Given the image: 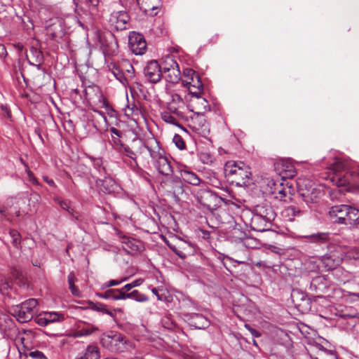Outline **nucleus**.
<instances>
[{"label": "nucleus", "instance_id": "f257e3e1", "mask_svg": "<svg viewBox=\"0 0 359 359\" xmlns=\"http://www.w3.org/2000/svg\"><path fill=\"white\" fill-rule=\"evenodd\" d=\"M224 174L227 181L236 187H245L252 175L250 167L243 161H229L224 165Z\"/></svg>", "mask_w": 359, "mask_h": 359}, {"label": "nucleus", "instance_id": "f03ea898", "mask_svg": "<svg viewBox=\"0 0 359 359\" xmlns=\"http://www.w3.org/2000/svg\"><path fill=\"white\" fill-rule=\"evenodd\" d=\"M190 191L197 202L208 210H214L220 205L222 198L208 189L205 184L202 187H192Z\"/></svg>", "mask_w": 359, "mask_h": 359}, {"label": "nucleus", "instance_id": "7ed1b4c3", "mask_svg": "<svg viewBox=\"0 0 359 359\" xmlns=\"http://www.w3.org/2000/svg\"><path fill=\"white\" fill-rule=\"evenodd\" d=\"M299 191L297 196L303 199V201L310 208V205L316 203L323 195L320 189L313 188L311 182L309 180H302L297 182Z\"/></svg>", "mask_w": 359, "mask_h": 359}, {"label": "nucleus", "instance_id": "20e7f679", "mask_svg": "<svg viewBox=\"0 0 359 359\" xmlns=\"http://www.w3.org/2000/svg\"><path fill=\"white\" fill-rule=\"evenodd\" d=\"M161 187L164 195L172 198L175 201L179 202L184 192V185L178 177H170L161 183Z\"/></svg>", "mask_w": 359, "mask_h": 359}, {"label": "nucleus", "instance_id": "39448f33", "mask_svg": "<svg viewBox=\"0 0 359 359\" xmlns=\"http://www.w3.org/2000/svg\"><path fill=\"white\" fill-rule=\"evenodd\" d=\"M37 304L36 299H29L22 304L15 306L13 308V314L20 323L29 322L35 313L34 309Z\"/></svg>", "mask_w": 359, "mask_h": 359}, {"label": "nucleus", "instance_id": "423d86ee", "mask_svg": "<svg viewBox=\"0 0 359 359\" xmlns=\"http://www.w3.org/2000/svg\"><path fill=\"white\" fill-rule=\"evenodd\" d=\"M145 151L144 142L140 138H134L129 144H125L118 153L123 156L130 158L136 165L140 155H144Z\"/></svg>", "mask_w": 359, "mask_h": 359}, {"label": "nucleus", "instance_id": "0eeeda50", "mask_svg": "<svg viewBox=\"0 0 359 359\" xmlns=\"http://www.w3.org/2000/svg\"><path fill=\"white\" fill-rule=\"evenodd\" d=\"M100 343L111 352H123L127 348V339L120 333L104 334L100 339Z\"/></svg>", "mask_w": 359, "mask_h": 359}, {"label": "nucleus", "instance_id": "6e6552de", "mask_svg": "<svg viewBox=\"0 0 359 359\" xmlns=\"http://www.w3.org/2000/svg\"><path fill=\"white\" fill-rule=\"evenodd\" d=\"M99 42L105 56L116 55L118 50L117 39L111 31L107 30L99 33Z\"/></svg>", "mask_w": 359, "mask_h": 359}, {"label": "nucleus", "instance_id": "1a4fd4ad", "mask_svg": "<svg viewBox=\"0 0 359 359\" xmlns=\"http://www.w3.org/2000/svg\"><path fill=\"white\" fill-rule=\"evenodd\" d=\"M130 19L129 15L126 11H114L109 15L108 19L109 27L114 31L126 30L128 29Z\"/></svg>", "mask_w": 359, "mask_h": 359}, {"label": "nucleus", "instance_id": "9d476101", "mask_svg": "<svg viewBox=\"0 0 359 359\" xmlns=\"http://www.w3.org/2000/svg\"><path fill=\"white\" fill-rule=\"evenodd\" d=\"M292 201L293 203L286 207L283 210L284 215L288 217V219L290 221H293L295 217L302 216L308 210L307 205L305 202H304L303 199L299 198L297 195L294 196Z\"/></svg>", "mask_w": 359, "mask_h": 359}, {"label": "nucleus", "instance_id": "9b49d317", "mask_svg": "<svg viewBox=\"0 0 359 359\" xmlns=\"http://www.w3.org/2000/svg\"><path fill=\"white\" fill-rule=\"evenodd\" d=\"M128 47L135 55H144L147 51V42L144 36L140 33L130 32L128 36Z\"/></svg>", "mask_w": 359, "mask_h": 359}, {"label": "nucleus", "instance_id": "f8f14e48", "mask_svg": "<svg viewBox=\"0 0 359 359\" xmlns=\"http://www.w3.org/2000/svg\"><path fill=\"white\" fill-rule=\"evenodd\" d=\"M47 35L52 40L57 41L65 35L64 20L60 18H54L46 22Z\"/></svg>", "mask_w": 359, "mask_h": 359}, {"label": "nucleus", "instance_id": "ddd939ff", "mask_svg": "<svg viewBox=\"0 0 359 359\" xmlns=\"http://www.w3.org/2000/svg\"><path fill=\"white\" fill-rule=\"evenodd\" d=\"M83 93L88 102H97L102 108L108 109L109 107V104L103 96L99 86L96 85L88 86L84 89Z\"/></svg>", "mask_w": 359, "mask_h": 359}, {"label": "nucleus", "instance_id": "4468645a", "mask_svg": "<svg viewBox=\"0 0 359 359\" xmlns=\"http://www.w3.org/2000/svg\"><path fill=\"white\" fill-rule=\"evenodd\" d=\"M331 180L338 187L345 186H355L359 188V173L346 172L344 174H334Z\"/></svg>", "mask_w": 359, "mask_h": 359}, {"label": "nucleus", "instance_id": "2eb2a0df", "mask_svg": "<svg viewBox=\"0 0 359 359\" xmlns=\"http://www.w3.org/2000/svg\"><path fill=\"white\" fill-rule=\"evenodd\" d=\"M274 170L282 180L293 178L297 171L294 165L289 159H280L274 163Z\"/></svg>", "mask_w": 359, "mask_h": 359}, {"label": "nucleus", "instance_id": "dca6fc26", "mask_svg": "<svg viewBox=\"0 0 359 359\" xmlns=\"http://www.w3.org/2000/svg\"><path fill=\"white\" fill-rule=\"evenodd\" d=\"M144 154L143 156L140 155V161L143 163H149V157L152 161H154L156 158L159 157L161 154L165 152L164 149L160 147L159 142L156 140H153L151 142L148 143L144 142Z\"/></svg>", "mask_w": 359, "mask_h": 359}, {"label": "nucleus", "instance_id": "f3484780", "mask_svg": "<svg viewBox=\"0 0 359 359\" xmlns=\"http://www.w3.org/2000/svg\"><path fill=\"white\" fill-rule=\"evenodd\" d=\"M144 75L150 83H156L159 82L163 76L161 66L156 60L148 62L144 68Z\"/></svg>", "mask_w": 359, "mask_h": 359}, {"label": "nucleus", "instance_id": "a211bd4d", "mask_svg": "<svg viewBox=\"0 0 359 359\" xmlns=\"http://www.w3.org/2000/svg\"><path fill=\"white\" fill-rule=\"evenodd\" d=\"M291 298L298 310L303 313L311 310V301L306 293L299 290H293L291 293Z\"/></svg>", "mask_w": 359, "mask_h": 359}, {"label": "nucleus", "instance_id": "6ab92c4d", "mask_svg": "<svg viewBox=\"0 0 359 359\" xmlns=\"http://www.w3.org/2000/svg\"><path fill=\"white\" fill-rule=\"evenodd\" d=\"M183 316L188 325L195 329H206L210 325V320L200 313H184Z\"/></svg>", "mask_w": 359, "mask_h": 359}, {"label": "nucleus", "instance_id": "aec40b11", "mask_svg": "<svg viewBox=\"0 0 359 359\" xmlns=\"http://www.w3.org/2000/svg\"><path fill=\"white\" fill-rule=\"evenodd\" d=\"M330 286V281L324 276H317L312 278L310 283V290L316 297H322L326 293Z\"/></svg>", "mask_w": 359, "mask_h": 359}, {"label": "nucleus", "instance_id": "412c9836", "mask_svg": "<svg viewBox=\"0 0 359 359\" xmlns=\"http://www.w3.org/2000/svg\"><path fill=\"white\" fill-rule=\"evenodd\" d=\"M192 123L193 130L202 137H206L210 134V125L205 117V114L195 113Z\"/></svg>", "mask_w": 359, "mask_h": 359}, {"label": "nucleus", "instance_id": "4be33fe9", "mask_svg": "<svg viewBox=\"0 0 359 359\" xmlns=\"http://www.w3.org/2000/svg\"><path fill=\"white\" fill-rule=\"evenodd\" d=\"M154 161V165L158 172L165 176H171L173 173V169L171 165V161L165 156L163 152L159 157L156 158Z\"/></svg>", "mask_w": 359, "mask_h": 359}, {"label": "nucleus", "instance_id": "5701e85b", "mask_svg": "<svg viewBox=\"0 0 359 359\" xmlns=\"http://www.w3.org/2000/svg\"><path fill=\"white\" fill-rule=\"evenodd\" d=\"M180 173L183 181L192 185L194 187H202V185L205 184L195 172L187 167L181 168Z\"/></svg>", "mask_w": 359, "mask_h": 359}, {"label": "nucleus", "instance_id": "b1692460", "mask_svg": "<svg viewBox=\"0 0 359 359\" xmlns=\"http://www.w3.org/2000/svg\"><path fill=\"white\" fill-rule=\"evenodd\" d=\"M305 243L317 245H327L330 243V233L328 232H318L310 235L303 236Z\"/></svg>", "mask_w": 359, "mask_h": 359}, {"label": "nucleus", "instance_id": "393cba45", "mask_svg": "<svg viewBox=\"0 0 359 359\" xmlns=\"http://www.w3.org/2000/svg\"><path fill=\"white\" fill-rule=\"evenodd\" d=\"M350 205H338L332 206L330 210V215L332 217H335V222L339 224H344L346 223V217L348 214Z\"/></svg>", "mask_w": 359, "mask_h": 359}, {"label": "nucleus", "instance_id": "a878e982", "mask_svg": "<svg viewBox=\"0 0 359 359\" xmlns=\"http://www.w3.org/2000/svg\"><path fill=\"white\" fill-rule=\"evenodd\" d=\"M253 212L260 215V217L265 218L266 221L270 222H272L276 216V213L273 207L271 204L267 203L257 205L255 207Z\"/></svg>", "mask_w": 359, "mask_h": 359}, {"label": "nucleus", "instance_id": "bb28decb", "mask_svg": "<svg viewBox=\"0 0 359 359\" xmlns=\"http://www.w3.org/2000/svg\"><path fill=\"white\" fill-rule=\"evenodd\" d=\"M250 226L254 231L262 232L271 229V222L253 212Z\"/></svg>", "mask_w": 359, "mask_h": 359}, {"label": "nucleus", "instance_id": "cd10ccee", "mask_svg": "<svg viewBox=\"0 0 359 359\" xmlns=\"http://www.w3.org/2000/svg\"><path fill=\"white\" fill-rule=\"evenodd\" d=\"M101 353L99 347L95 344H88L75 359H100Z\"/></svg>", "mask_w": 359, "mask_h": 359}, {"label": "nucleus", "instance_id": "c85d7f7f", "mask_svg": "<svg viewBox=\"0 0 359 359\" xmlns=\"http://www.w3.org/2000/svg\"><path fill=\"white\" fill-rule=\"evenodd\" d=\"M276 189L278 194L276 198H278L280 201L286 202L287 198L290 201L293 198H291V196L293 195L294 189L292 184H289V182H281L279 187L276 188Z\"/></svg>", "mask_w": 359, "mask_h": 359}, {"label": "nucleus", "instance_id": "c756f323", "mask_svg": "<svg viewBox=\"0 0 359 359\" xmlns=\"http://www.w3.org/2000/svg\"><path fill=\"white\" fill-rule=\"evenodd\" d=\"M88 306L93 311L100 312L102 314H107L111 316L112 318H115L116 316V311H121V309H108L107 306L106 304H104L102 303L97 302L94 303L92 301H88L87 302Z\"/></svg>", "mask_w": 359, "mask_h": 359}, {"label": "nucleus", "instance_id": "7c9ffc66", "mask_svg": "<svg viewBox=\"0 0 359 359\" xmlns=\"http://www.w3.org/2000/svg\"><path fill=\"white\" fill-rule=\"evenodd\" d=\"M139 8L146 14L159 8L161 0H135Z\"/></svg>", "mask_w": 359, "mask_h": 359}, {"label": "nucleus", "instance_id": "2f4dec72", "mask_svg": "<svg viewBox=\"0 0 359 359\" xmlns=\"http://www.w3.org/2000/svg\"><path fill=\"white\" fill-rule=\"evenodd\" d=\"M192 95L196 96V99L195 100V108L197 110L194 111V113L198 114H205L207 111H210V106L208 100L199 95L200 92H191Z\"/></svg>", "mask_w": 359, "mask_h": 359}, {"label": "nucleus", "instance_id": "473e14b6", "mask_svg": "<svg viewBox=\"0 0 359 359\" xmlns=\"http://www.w3.org/2000/svg\"><path fill=\"white\" fill-rule=\"evenodd\" d=\"M22 344H23V351L19 350L20 355L23 354L25 357L29 356L33 359H48L47 357L43 354V352L38 350H32L29 348L27 344L25 343V337L20 339Z\"/></svg>", "mask_w": 359, "mask_h": 359}, {"label": "nucleus", "instance_id": "72a5a7b5", "mask_svg": "<svg viewBox=\"0 0 359 359\" xmlns=\"http://www.w3.org/2000/svg\"><path fill=\"white\" fill-rule=\"evenodd\" d=\"M346 225H350L352 228L359 227V210L353 207H350L347 217H346Z\"/></svg>", "mask_w": 359, "mask_h": 359}, {"label": "nucleus", "instance_id": "f704fd0d", "mask_svg": "<svg viewBox=\"0 0 359 359\" xmlns=\"http://www.w3.org/2000/svg\"><path fill=\"white\" fill-rule=\"evenodd\" d=\"M118 68L123 72L128 81L135 78L134 67L128 60H125L119 62Z\"/></svg>", "mask_w": 359, "mask_h": 359}, {"label": "nucleus", "instance_id": "c9c22d12", "mask_svg": "<svg viewBox=\"0 0 359 359\" xmlns=\"http://www.w3.org/2000/svg\"><path fill=\"white\" fill-rule=\"evenodd\" d=\"M27 59L29 65L43 62V54L41 50L36 47L32 46L29 53L27 54Z\"/></svg>", "mask_w": 359, "mask_h": 359}, {"label": "nucleus", "instance_id": "e433bc0d", "mask_svg": "<svg viewBox=\"0 0 359 359\" xmlns=\"http://www.w3.org/2000/svg\"><path fill=\"white\" fill-rule=\"evenodd\" d=\"M119 298L121 300L126 299H133L138 302H146L149 300V298L144 294L140 293L138 290H134L129 294H124L123 293L120 294Z\"/></svg>", "mask_w": 359, "mask_h": 359}, {"label": "nucleus", "instance_id": "4c0bfd02", "mask_svg": "<svg viewBox=\"0 0 359 359\" xmlns=\"http://www.w3.org/2000/svg\"><path fill=\"white\" fill-rule=\"evenodd\" d=\"M84 325H85L83 327L79 326L77 331L74 334V337H81L88 336L99 330L97 327L92 324L84 323Z\"/></svg>", "mask_w": 359, "mask_h": 359}, {"label": "nucleus", "instance_id": "58836bf2", "mask_svg": "<svg viewBox=\"0 0 359 359\" xmlns=\"http://www.w3.org/2000/svg\"><path fill=\"white\" fill-rule=\"evenodd\" d=\"M116 188L115 181L111 177H104L101 181V189L105 194L114 193Z\"/></svg>", "mask_w": 359, "mask_h": 359}, {"label": "nucleus", "instance_id": "ea45409f", "mask_svg": "<svg viewBox=\"0 0 359 359\" xmlns=\"http://www.w3.org/2000/svg\"><path fill=\"white\" fill-rule=\"evenodd\" d=\"M67 281H68L69 288L72 294L75 297H80L81 291L75 285V282L77 281V278L73 271H72L69 273V275L67 276Z\"/></svg>", "mask_w": 359, "mask_h": 359}, {"label": "nucleus", "instance_id": "a19ab883", "mask_svg": "<svg viewBox=\"0 0 359 359\" xmlns=\"http://www.w3.org/2000/svg\"><path fill=\"white\" fill-rule=\"evenodd\" d=\"M122 243L124 244V248L126 250H128L129 253H133L140 250L139 246L137 244V241L133 238L128 237H123Z\"/></svg>", "mask_w": 359, "mask_h": 359}, {"label": "nucleus", "instance_id": "79ce46f5", "mask_svg": "<svg viewBox=\"0 0 359 359\" xmlns=\"http://www.w3.org/2000/svg\"><path fill=\"white\" fill-rule=\"evenodd\" d=\"M177 67H179V65L174 57L171 55H167L162 62L161 69H163V73L166 74L170 69Z\"/></svg>", "mask_w": 359, "mask_h": 359}, {"label": "nucleus", "instance_id": "37998d69", "mask_svg": "<svg viewBox=\"0 0 359 359\" xmlns=\"http://www.w3.org/2000/svg\"><path fill=\"white\" fill-rule=\"evenodd\" d=\"M181 72L180 67L172 68L166 72V80L172 83H177L180 80Z\"/></svg>", "mask_w": 359, "mask_h": 359}, {"label": "nucleus", "instance_id": "c03bdc74", "mask_svg": "<svg viewBox=\"0 0 359 359\" xmlns=\"http://www.w3.org/2000/svg\"><path fill=\"white\" fill-rule=\"evenodd\" d=\"M184 81L186 82L187 85L189 86L188 88L191 93L192 92L191 88V87L195 88L200 91L203 86L198 74L194 76V78L191 77L189 80H184Z\"/></svg>", "mask_w": 359, "mask_h": 359}, {"label": "nucleus", "instance_id": "a18cd8bd", "mask_svg": "<svg viewBox=\"0 0 359 359\" xmlns=\"http://www.w3.org/2000/svg\"><path fill=\"white\" fill-rule=\"evenodd\" d=\"M96 295L102 299H109L113 300H121L119 298L120 295L117 294L116 289H109L103 293L97 292Z\"/></svg>", "mask_w": 359, "mask_h": 359}, {"label": "nucleus", "instance_id": "49530a36", "mask_svg": "<svg viewBox=\"0 0 359 359\" xmlns=\"http://www.w3.org/2000/svg\"><path fill=\"white\" fill-rule=\"evenodd\" d=\"M111 69L116 79L118 80L122 84L126 85L128 83L126 76L123 75V72L121 71V69L118 68V64H113Z\"/></svg>", "mask_w": 359, "mask_h": 359}, {"label": "nucleus", "instance_id": "de8ad7c7", "mask_svg": "<svg viewBox=\"0 0 359 359\" xmlns=\"http://www.w3.org/2000/svg\"><path fill=\"white\" fill-rule=\"evenodd\" d=\"M44 314L48 323L54 322H62L65 320L64 315L57 312H46Z\"/></svg>", "mask_w": 359, "mask_h": 359}, {"label": "nucleus", "instance_id": "09e8293b", "mask_svg": "<svg viewBox=\"0 0 359 359\" xmlns=\"http://www.w3.org/2000/svg\"><path fill=\"white\" fill-rule=\"evenodd\" d=\"M9 235L12 238V243L13 246L16 248H19L21 243L20 233L15 229H10Z\"/></svg>", "mask_w": 359, "mask_h": 359}, {"label": "nucleus", "instance_id": "8fccbe9b", "mask_svg": "<svg viewBox=\"0 0 359 359\" xmlns=\"http://www.w3.org/2000/svg\"><path fill=\"white\" fill-rule=\"evenodd\" d=\"M161 118L166 123L175 126H180L176 118L170 113L165 111L161 114Z\"/></svg>", "mask_w": 359, "mask_h": 359}, {"label": "nucleus", "instance_id": "3c124183", "mask_svg": "<svg viewBox=\"0 0 359 359\" xmlns=\"http://www.w3.org/2000/svg\"><path fill=\"white\" fill-rule=\"evenodd\" d=\"M173 143L180 150H183L186 148V143L181 135L175 134L172 139Z\"/></svg>", "mask_w": 359, "mask_h": 359}, {"label": "nucleus", "instance_id": "603ef678", "mask_svg": "<svg viewBox=\"0 0 359 359\" xmlns=\"http://www.w3.org/2000/svg\"><path fill=\"white\" fill-rule=\"evenodd\" d=\"M121 137H114L112 135L111 137V144L113 148L118 152L119 150L123 147L125 144L121 140Z\"/></svg>", "mask_w": 359, "mask_h": 359}, {"label": "nucleus", "instance_id": "864d4df0", "mask_svg": "<svg viewBox=\"0 0 359 359\" xmlns=\"http://www.w3.org/2000/svg\"><path fill=\"white\" fill-rule=\"evenodd\" d=\"M127 280H128L127 277L123 278L120 280H110L106 282L103 285L102 288H107V287H110L112 286L120 285L121 283L126 281Z\"/></svg>", "mask_w": 359, "mask_h": 359}, {"label": "nucleus", "instance_id": "5fc2aeb1", "mask_svg": "<svg viewBox=\"0 0 359 359\" xmlns=\"http://www.w3.org/2000/svg\"><path fill=\"white\" fill-rule=\"evenodd\" d=\"M323 262L325 267L327 268V270L334 269L336 266L334 259H332L330 256H325L323 259Z\"/></svg>", "mask_w": 359, "mask_h": 359}, {"label": "nucleus", "instance_id": "6e6d98bb", "mask_svg": "<svg viewBox=\"0 0 359 359\" xmlns=\"http://www.w3.org/2000/svg\"><path fill=\"white\" fill-rule=\"evenodd\" d=\"M10 273L12 277L15 279L21 280L23 278L22 272L18 267H11Z\"/></svg>", "mask_w": 359, "mask_h": 359}, {"label": "nucleus", "instance_id": "4d7b16f0", "mask_svg": "<svg viewBox=\"0 0 359 359\" xmlns=\"http://www.w3.org/2000/svg\"><path fill=\"white\" fill-rule=\"evenodd\" d=\"M171 97L172 100L170 103H173V104L177 105L178 107H182L184 104V102L180 95L175 93L172 95Z\"/></svg>", "mask_w": 359, "mask_h": 359}, {"label": "nucleus", "instance_id": "13d9d810", "mask_svg": "<svg viewBox=\"0 0 359 359\" xmlns=\"http://www.w3.org/2000/svg\"><path fill=\"white\" fill-rule=\"evenodd\" d=\"M180 107H178L177 105L173 104V103H168V109L170 111L169 113L175 114L178 116H180L182 114V113L178 109Z\"/></svg>", "mask_w": 359, "mask_h": 359}, {"label": "nucleus", "instance_id": "bf43d9fd", "mask_svg": "<svg viewBox=\"0 0 359 359\" xmlns=\"http://www.w3.org/2000/svg\"><path fill=\"white\" fill-rule=\"evenodd\" d=\"M35 322L41 326H46L48 324L45 314H39L35 319Z\"/></svg>", "mask_w": 359, "mask_h": 359}, {"label": "nucleus", "instance_id": "052dcab7", "mask_svg": "<svg viewBox=\"0 0 359 359\" xmlns=\"http://www.w3.org/2000/svg\"><path fill=\"white\" fill-rule=\"evenodd\" d=\"M184 76L186 78L185 80H189L191 77L194 78L198 74L192 69L187 68L183 72Z\"/></svg>", "mask_w": 359, "mask_h": 359}, {"label": "nucleus", "instance_id": "680f3d73", "mask_svg": "<svg viewBox=\"0 0 359 359\" xmlns=\"http://www.w3.org/2000/svg\"><path fill=\"white\" fill-rule=\"evenodd\" d=\"M244 327L250 332L253 338L262 336V333L259 330L252 327L249 324H245Z\"/></svg>", "mask_w": 359, "mask_h": 359}, {"label": "nucleus", "instance_id": "e2e57ef3", "mask_svg": "<svg viewBox=\"0 0 359 359\" xmlns=\"http://www.w3.org/2000/svg\"><path fill=\"white\" fill-rule=\"evenodd\" d=\"M133 288V285L130 283L125 285L122 288L116 289V290L117 292V294L120 295L121 293H123L124 294H129L130 292H128L130 291Z\"/></svg>", "mask_w": 359, "mask_h": 359}, {"label": "nucleus", "instance_id": "0e129e2a", "mask_svg": "<svg viewBox=\"0 0 359 359\" xmlns=\"http://www.w3.org/2000/svg\"><path fill=\"white\" fill-rule=\"evenodd\" d=\"M168 246L170 248V250H172L178 257L180 258H185L186 255L184 252L182 250H178L175 245H171L168 242H166Z\"/></svg>", "mask_w": 359, "mask_h": 359}, {"label": "nucleus", "instance_id": "69168bd1", "mask_svg": "<svg viewBox=\"0 0 359 359\" xmlns=\"http://www.w3.org/2000/svg\"><path fill=\"white\" fill-rule=\"evenodd\" d=\"M58 203L61 208L67 210V212L72 208L70 205V202L67 200H58Z\"/></svg>", "mask_w": 359, "mask_h": 359}, {"label": "nucleus", "instance_id": "338daca9", "mask_svg": "<svg viewBox=\"0 0 359 359\" xmlns=\"http://www.w3.org/2000/svg\"><path fill=\"white\" fill-rule=\"evenodd\" d=\"M325 353L327 354V359H338L337 354L334 351H325Z\"/></svg>", "mask_w": 359, "mask_h": 359}, {"label": "nucleus", "instance_id": "774afa93", "mask_svg": "<svg viewBox=\"0 0 359 359\" xmlns=\"http://www.w3.org/2000/svg\"><path fill=\"white\" fill-rule=\"evenodd\" d=\"M93 112L94 114H97L99 116L100 121H102L104 122L107 121V117L104 112L96 109H93Z\"/></svg>", "mask_w": 359, "mask_h": 359}]
</instances>
